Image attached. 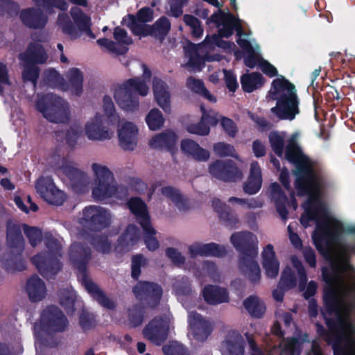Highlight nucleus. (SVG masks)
Here are the masks:
<instances>
[{"instance_id": "obj_19", "label": "nucleus", "mask_w": 355, "mask_h": 355, "mask_svg": "<svg viewBox=\"0 0 355 355\" xmlns=\"http://www.w3.org/2000/svg\"><path fill=\"white\" fill-rule=\"evenodd\" d=\"M19 18L26 27L32 29H42L48 22V17L43 11L35 7L22 9L19 13Z\"/></svg>"}, {"instance_id": "obj_35", "label": "nucleus", "mask_w": 355, "mask_h": 355, "mask_svg": "<svg viewBox=\"0 0 355 355\" xmlns=\"http://www.w3.org/2000/svg\"><path fill=\"white\" fill-rule=\"evenodd\" d=\"M182 151L198 162H206L209 159V150L202 148L191 139H184L180 144Z\"/></svg>"}, {"instance_id": "obj_45", "label": "nucleus", "mask_w": 355, "mask_h": 355, "mask_svg": "<svg viewBox=\"0 0 355 355\" xmlns=\"http://www.w3.org/2000/svg\"><path fill=\"white\" fill-rule=\"evenodd\" d=\"M146 309L145 306L139 303L133 304L128 309V318L130 327L135 328L143 323Z\"/></svg>"}, {"instance_id": "obj_30", "label": "nucleus", "mask_w": 355, "mask_h": 355, "mask_svg": "<svg viewBox=\"0 0 355 355\" xmlns=\"http://www.w3.org/2000/svg\"><path fill=\"white\" fill-rule=\"evenodd\" d=\"M212 207L225 226L230 228L236 227V225L239 223V218L229 206L222 202L220 199L214 198L212 200Z\"/></svg>"}, {"instance_id": "obj_59", "label": "nucleus", "mask_w": 355, "mask_h": 355, "mask_svg": "<svg viewBox=\"0 0 355 355\" xmlns=\"http://www.w3.org/2000/svg\"><path fill=\"white\" fill-rule=\"evenodd\" d=\"M57 189L53 179L50 177L41 178L36 183V189L42 198Z\"/></svg>"}, {"instance_id": "obj_10", "label": "nucleus", "mask_w": 355, "mask_h": 355, "mask_svg": "<svg viewBox=\"0 0 355 355\" xmlns=\"http://www.w3.org/2000/svg\"><path fill=\"white\" fill-rule=\"evenodd\" d=\"M36 108L50 122L65 123L69 119L70 112L67 102L55 94L43 96L37 101Z\"/></svg>"}, {"instance_id": "obj_46", "label": "nucleus", "mask_w": 355, "mask_h": 355, "mask_svg": "<svg viewBox=\"0 0 355 355\" xmlns=\"http://www.w3.org/2000/svg\"><path fill=\"white\" fill-rule=\"evenodd\" d=\"M88 242L98 252L103 254L109 253L111 250V243L106 235L89 234Z\"/></svg>"}, {"instance_id": "obj_2", "label": "nucleus", "mask_w": 355, "mask_h": 355, "mask_svg": "<svg viewBox=\"0 0 355 355\" xmlns=\"http://www.w3.org/2000/svg\"><path fill=\"white\" fill-rule=\"evenodd\" d=\"M230 241L239 252V268L252 284L259 283L261 279L260 267L256 261L258 256V241L250 232H234L231 235Z\"/></svg>"}, {"instance_id": "obj_1", "label": "nucleus", "mask_w": 355, "mask_h": 355, "mask_svg": "<svg viewBox=\"0 0 355 355\" xmlns=\"http://www.w3.org/2000/svg\"><path fill=\"white\" fill-rule=\"evenodd\" d=\"M284 158L295 166V188L298 196L311 195L319 189L322 175L317 172L309 156L303 153L297 141L291 139L285 147Z\"/></svg>"}, {"instance_id": "obj_39", "label": "nucleus", "mask_w": 355, "mask_h": 355, "mask_svg": "<svg viewBox=\"0 0 355 355\" xmlns=\"http://www.w3.org/2000/svg\"><path fill=\"white\" fill-rule=\"evenodd\" d=\"M315 201L316 200H313L309 198L306 207H304L305 213L300 217V223L304 227L309 225L310 221L315 222V220H318V216L325 214L326 209L323 204L319 202L315 203Z\"/></svg>"}, {"instance_id": "obj_42", "label": "nucleus", "mask_w": 355, "mask_h": 355, "mask_svg": "<svg viewBox=\"0 0 355 355\" xmlns=\"http://www.w3.org/2000/svg\"><path fill=\"white\" fill-rule=\"evenodd\" d=\"M243 304L250 315L253 318H261L266 312V308L265 304L255 295L248 297L244 300Z\"/></svg>"}, {"instance_id": "obj_16", "label": "nucleus", "mask_w": 355, "mask_h": 355, "mask_svg": "<svg viewBox=\"0 0 355 355\" xmlns=\"http://www.w3.org/2000/svg\"><path fill=\"white\" fill-rule=\"evenodd\" d=\"M209 173L225 182H234L241 179L243 173L235 162L231 159H217L209 166Z\"/></svg>"}, {"instance_id": "obj_26", "label": "nucleus", "mask_w": 355, "mask_h": 355, "mask_svg": "<svg viewBox=\"0 0 355 355\" xmlns=\"http://www.w3.org/2000/svg\"><path fill=\"white\" fill-rule=\"evenodd\" d=\"M85 133L90 140H105L110 139L108 130L103 125L101 115L96 114L85 125Z\"/></svg>"}, {"instance_id": "obj_3", "label": "nucleus", "mask_w": 355, "mask_h": 355, "mask_svg": "<svg viewBox=\"0 0 355 355\" xmlns=\"http://www.w3.org/2000/svg\"><path fill=\"white\" fill-rule=\"evenodd\" d=\"M69 259L73 267L81 276L82 282L90 295L101 306L109 310L115 309L116 303L106 296L105 293L87 275V265L92 259L90 248L81 243L72 244L69 250Z\"/></svg>"}, {"instance_id": "obj_55", "label": "nucleus", "mask_w": 355, "mask_h": 355, "mask_svg": "<svg viewBox=\"0 0 355 355\" xmlns=\"http://www.w3.org/2000/svg\"><path fill=\"white\" fill-rule=\"evenodd\" d=\"M40 69L36 64H25L21 77L24 83L31 82L34 87L37 84Z\"/></svg>"}, {"instance_id": "obj_5", "label": "nucleus", "mask_w": 355, "mask_h": 355, "mask_svg": "<svg viewBox=\"0 0 355 355\" xmlns=\"http://www.w3.org/2000/svg\"><path fill=\"white\" fill-rule=\"evenodd\" d=\"M143 78L133 77L129 78L114 90V97L120 108L126 112H135L139 109V95L146 96L149 91L146 81H149L152 73L146 64H142Z\"/></svg>"}, {"instance_id": "obj_41", "label": "nucleus", "mask_w": 355, "mask_h": 355, "mask_svg": "<svg viewBox=\"0 0 355 355\" xmlns=\"http://www.w3.org/2000/svg\"><path fill=\"white\" fill-rule=\"evenodd\" d=\"M266 83L265 78L259 72L245 73L241 76V85L243 90L251 93L263 86Z\"/></svg>"}, {"instance_id": "obj_52", "label": "nucleus", "mask_w": 355, "mask_h": 355, "mask_svg": "<svg viewBox=\"0 0 355 355\" xmlns=\"http://www.w3.org/2000/svg\"><path fill=\"white\" fill-rule=\"evenodd\" d=\"M341 324L340 331L344 334L347 345L355 349V324L349 319H344Z\"/></svg>"}, {"instance_id": "obj_53", "label": "nucleus", "mask_w": 355, "mask_h": 355, "mask_svg": "<svg viewBox=\"0 0 355 355\" xmlns=\"http://www.w3.org/2000/svg\"><path fill=\"white\" fill-rule=\"evenodd\" d=\"M269 143L273 152L279 157H282L284 149V138L278 132L272 131L268 136Z\"/></svg>"}, {"instance_id": "obj_63", "label": "nucleus", "mask_w": 355, "mask_h": 355, "mask_svg": "<svg viewBox=\"0 0 355 355\" xmlns=\"http://www.w3.org/2000/svg\"><path fill=\"white\" fill-rule=\"evenodd\" d=\"M146 260L141 254L133 255L131 260V276L137 280L141 275V268L145 266Z\"/></svg>"}, {"instance_id": "obj_50", "label": "nucleus", "mask_w": 355, "mask_h": 355, "mask_svg": "<svg viewBox=\"0 0 355 355\" xmlns=\"http://www.w3.org/2000/svg\"><path fill=\"white\" fill-rule=\"evenodd\" d=\"M323 300L326 311L329 314H331L338 310L339 302L337 293L333 287H329L324 291Z\"/></svg>"}, {"instance_id": "obj_58", "label": "nucleus", "mask_w": 355, "mask_h": 355, "mask_svg": "<svg viewBox=\"0 0 355 355\" xmlns=\"http://www.w3.org/2000/svg\"><path fill=\"white\" fill-rule=\"evenodd\" d=\"M24 232L27 237L29 243L33 248L37 245L42 240V232L37 227L29 226L27 224L23 225Z\"/></svg>"}, {"instance_id": "obj_12", "label": "nucleus", "mask_w": 355, "mask_h": 355, "mask_svg": "<svg viewBox=\"0 0 355 355\" xmlns=\"http://www.w3.org/2000/svg\"><path fill=\"white\" fill-rule=\"evenodd\" d=\"M79 223L85 229L92 232H100L111 223L109 211L99 206H88L83 209V216Z\"/></svg>"}, {"instance_id": "obj_29", "label": "nucleus", "mask_w": 355, "mask_h": 355, "mask_svg": "<svg viewBox=\"0 0 355 355\" xmlns=\"http://www.w3.org/2000/svg\"><path fill=\"white\" fill-rule=\"evenodd\" d=\"M153 89L155 98L159 106L166 112H171V95L166 83L162 80L154 78Z\"/></svg>"}, {"instance_id": "obj_36", "label": "nucleus", "mask_w": 355, "mask_h": 355, "mask_svg": "<svg viewBox=\"0 0 355 355\" xmlns=\"http://www.w3.org/2000/svg\"><path fill=\"white\" fill-rule=\"evenodd\" d=\"M355 254V245L352 244L340 243L338 245V251L334 254L336 264L341 271H349L353 269L350 263L351 255Z\"/></svg>"}, {"instance_id": "obj_6", "label": "nucleus", "mask_w": 355, "mask_h": 355, "mask_svg": "<svg viewBox=\"0 0 355 355\" xmlns=\"http://www.w3.org/2000/svg\"><path fill=\"white\" fill-rule=\"evenodd\" d=\"M92 168L97 180L96 186L92 189L94 200L101 201L112 197L125 200L128 197V187L117 184L113 173L107 166L94 163Z\"/></svg>"}, {"instance_id": "obj_47", "label": "nucleus", "mask_w": 355, "mask_h": 355, "mask_svg": "<svg viewBox=\"0 0 355 355\" xmlns=\"http://www.w3.org/2000/svg\"><path fill=\"white\" fill-rule=\"evenodd\" d=\"M69 82L71 89L76 96H80L83 91V74L78 68H72L68 72Z\"/></svg>"}, {"instance_id": "obj_20", "label": "nucleus", "mask_w": 355, "mask_h": 355, "mask_svg": "<svg viewBox=\"0 0 355 355\" xmlns=\"http://www.w3.org/2000/svg\"><path fill=\"white\" fill-rule=\"evenodd\" d=\"M171 28L170 20L166 16H162L153 25L142 26L137 27L139 30L140 36H152L159 40L162 43L168 34Z\"/></svg>"}, {"instance_id": "obj_60", "label": "nucleus", "mask_w": 355, "mask_h": 355, "mask_svg": "<svg viewBox=\"0 0 355 355\" xmlns=\"http://www.w3.org/2000/svg\"><path fill=\"white\" fill-rule=\"evenodd\" d=\"M96 42L98 45L105 47L109 51L116 55H125L128 51L126 46L117 44L107 38H100L97 40Z\"/></svg>"}, {"instance_id": "obj_64", "label": "nucleus", "mask_w": 355, "mask_h": 355, "mask_svg": "<svg viewBox=\"0 0 355 355\" xmlns=\"http://www.w3.org/2000/svg\"><path fill=\"white\" fill-rule=\"evenodd\" d=\"M162 350L165 355H189L187 349L177 342L164 346Z\"/></svg>"}, {"instance_id": "obj_49", "label": "nucleus", "mask_w": 355, "mask_h": 355, "mask_svg": "<svg viewBox=\"0 0 355 355\" xmlns=\"http://www.w3.org/2000/svg\"><path fill=\"white\" fill-rule=\"evenodd\" d=\"M141 228L144 234V241L146 248L150 251H155L159 247V243L155 237L157 231L152 226L151 223L141 226Z\"/></svg>"}, {"instance_id": "obj_37", "label": "nucleus", "mask_w": 355, "mask_h": 355, "mask_svg": "<svg viewBox=\"0 0 355 355\" xmlns=\"http://www.w3.org/2000/svg\"><path fill=\"white\" fill-rule=\"evenodd\" d=\"M129 23L128 26L130 28L132 33L137 36H140L139 30L137 27L142 26H148L146 23L151 21L153 18V11L148 7H144L139 10L136 16L128 15Z\"/></svg>"}, {"instance_id": "obj_40", "label": "nucleus", "mask_w": 355, "mask_h": 355, "mask_svg": "<svg viewBox=\"0 0 355 355\" xmlns=\"http://www.w3.org/2000/svg\"><path fill=\"white\" fill-rule=\"evenodd\" d=\"M225 346L227 355H244L245 354V341L237 331L228 333L225 340Z\"/></svg>"}, {"instance_id": "obj_21", "label": "nucleus", "mask_w": 355, "mask_h": 355, "mask_svg": "<svg viewBox=\"0 0 355 355\" xmlns=\"http://www.w3.org/2000/svg\"><path fill=\"white\" fill-rule=\"evenodd\" d=\"M19 58L25 64H42L46 62L48 55L42 44L31 42L26 51L19 54Z\"/></svg>"}, {"instance_id": "obj_27", "label": "nucleus", "mask_w": 355, "mask_h": 355, "mask_svg": "<svg viewBox=\"0 0 355 355\" xmlns=\"http://www.w3.org/2000/svg\"><path fill=\"white\" fill-rule=\"evenodd\" d=\"M262 265L265 270L266 275L268 278H275L277 277L279 270V262L276 258L273 245L268 244L261 254Z\"/></svg>"}, {"instance_id": "obj_7", "label": "nucleus", "mask_w": 355, "mask_h": 355, "mask_svg": "<svg viewBox=\"0 0 355 355\" xmlns=\"http://www.w3.org/2000/svg\"><path fill=\"white\" fill-rule=\"evenodd\" d=\"M6 242L10 248L9 257L5 261L4 266L8 272L23 271L26 263L22 259L24 250V239L19 225L8 223L6 227Z\"/></svg>"}, {"instance_id": "obj_33", "label": "nucleus", "mask_w": 355, "mask_h": 355, "mask_svg": "<svg viewBox=\"0 0 355 355\" xmlns=\"http://www.w3.org/2000/svg\"><path fill=\"white\" fill-rule=\"evenodd\" d=\"M262 186V176L261 168L256 161L252 162L250 166V175L244 182L243 191L248 195L258 193Z\"/></svg>"}, {"instance_id": "obj_34", "label": "nucleus", "mask_w": 355, "mask_h": 355, "mask_svg": "<svg viewBox=\"0 0 355 355\" xmlns=\"http://www.w3.org/2000/svg\"><path fill=\"white\" fill-rule=\"evenodd\" d=\"M270 187L271 199L275 202L277 211L282 220H286L288 214L286 208V205L288 204V197L277 182L272 183Z\"/></svg>"}, {"instance_id": "obj_9", "label": "nucleus", "mask_w": 355, "mask_h": 355, "mask_svg": "<svg viewBox=\"0 0 355 355\" xmlns=\"http://www.w3.org/2000/svg\"><path fill=\"white\" fill-rule=\"evenodd\" d=\"M320 219L318 216L315 220L316 228L313 232V243L318 252L327 260H331L333 257V246L338 243L340 239V230L336 228L330 230L329 220L326 216Z\"/></svg>"}, {"instance_id": "obj_57", "label": "nucleus", "mask_w": 355, "mask_h": 355, "mask_svg": "<svg viewBox=\"0 0 355 355\" xmlns=\"http://www.w3.org/2000/svg\"><path fill=\"white\" fill-rule=\"evenodd\" d=\"M293 266L296 269L299 277L298 288L300 291H304L307 284L308 277L306 271L302 261L296 257L291 258Z\"/></svg>"}, {"instance_id": "obj_14", "label": "nucleus", "mask_w": 355, "mask_h": 355, "mask_svg": "<svg viewBox=\"0 0 355 355\" xmlns=\"http://www.w3.org/2000/svg\"><path fill=\"white\" fill-rule=\"evenodd\" d=\"M207 22H212L218 28L222 26L218 29V35L221 37H230L233 34L234 31H236L239 37L243 34L240 19L230 12H225L221 10H218L211 15Z\"/></svg>"}, {"instance_id": "obj_13", "label": "nucleus", "mask_w": 355, "mask_h": 355, "mask_svg": "<svg viewBox=\"0 0 355 355\" xmlns=\"http://www.w3.org/2000/svg\"><path fill=\"white\" fill-rule=\"evenodd\" d=\"M69 12L73 21L65 17L61 20L60 26L64 34L71 40H76L81 37L80 32L83 29L87 26H92L91 17L78 7H72Z\"/></svg>"}, {"instance_id": "obj_15", "label": "nucleus", "mask_w": 355, "mask_h": 355, "mask_svg": "<svg viewBox=\"0 0 355 355\" xmlns=\"http://www.w3.org/2000/svg\"><path fill=\"white\" fill-rule=\"evenodd\" d=\"M41 325L46 331L63 332L69 325V321L63 312L56 306L50 305L41 313Z\"/></svg>"}, {"instance_id": "obj_62", "label": "nucleus", "mask_w": 355, "mask_h": 355, "mask_svg": "<svg viewBox=\"0 0 355 355\" xmlns=\"http://www.w3.org/2000/svg\"><path fill=\"white\" fill-rule=\"evenodd\" d=\"M19 11V4L12 0H0V14L8 17L17 15Z\"/></svg>"}, {"instance_id": "obj_8", "label": "nucleus", "mask_w": 355, "mask_h": 355, "mask_svg": "<svg viewBox=\"0 0 355 355\" xmlns=\"http://www.w3.org/2000/svg\"><path fill=\"white\" fill-rule=\"evenodd\" d=\"M45 245L49 252H42L31 258L40 274L46 279H53L62 270V263L53 253L60 250V243L51 235L45 238Z\"/></svg>"}, {"instance_id": "obj_31", "label": "nucleus", "mask_w": 355, "mask_h": 355, "mask_svg": "<svg viewBox=\"0 0 355 355\" xmlns=\"http://www.w3.org/2000/svg\"><path fill=\"white\" fill-rule=\"evenodd\" d=\"M139 239V228L134 224H129L118 238L116 248L121 251H128L138 243Z\"/></svg>"}, {"instance_id": "obj_38", "label": "nucleus", "mask_w": 355, "mask_h": 355, "mask_svg": "<svg viewBox=\"0 0 355 355\" xmlns=\"http://www.w3.org/2000/svg\"><path fill=\"white\" fill-rule=\"evenodd\" d=\"M26 289L32 302H40L46 296L45 283L37 275H33L27 280Z\"/></svg>"}, {"instance_id": "obj_61", "label": "nucleus", "mask_w": 355, "mask_h": 355, "mask_svg": "<svg viewBox=\"0 0 355 355\" xmlns=\"http://www.w3.org/2000/svg\"><path fill=\"white\" fill-rule=\"evenodd\" d=\"M163 196L170 199L177 207L183 205L184 200L180 191L173 187L166 186L161 189Z\"/></svg>"}, {"instance_id": "obj_11", "label": "nucleus", "mask_w": 355, "mask_h": 355, "mask_svg": "<svg viewBox=\"0 0 355 355\" xmlns=\"http://www.w3.org/2000/svg\"><path fill=\"white\" fill-rule=\"evenodd\" d=\"M132 293L140 304L148 309L154 310L160 304L163 289L156 282L138 281L132 287Z\"/></svg>"}, {"instance_id": "obj_44", "label": "nucleus", "mask_w": 355, "mask_h": 355, "mask_svg": "<svg viewBox=\"0 0 355 355\" xmlns=\"http://www.w3.org/2000/svg\"><path fill=\"white\" fill-rule=\"evenodd\" d=\"M186 54L189 57L187 67L194 71H201L205 63L203 58L198 53L197 45L190 43L187 48Z\"/></svg>"}, {"instance_id": "obj_32", "label": "nucleus", "mask_w": 355, "mask_h": 355, "mask_svg": "<svg viewBox=\"0 0 355 355\" xmlns=\"http://www.w3.org/2000/svg\"><path fill=\"white\" fill-rule=\"evenodd\" d=\"M128 206L141 227L151 223L147 205L141 198H130L128 202Z\"/></svg>"}, {"instance_id": "obj_28", "label": "nucleus", "mask_w": 355, "mask_h": 355, "mask_svg": "<svg viewBox=\"0 0 355 355\" xmlns=\"http://www.w3.org/2000/svg\"><path fill=\"white\" fill-rule=\"evenodd\" d=\"M62 170L69 179L73 188L77 191H83L88 185L89 178L87 173L69 164H63Z\"/></svg>"}, {"instance_id": "obj_17", "label": "nucleus", "mask_w": 355, "mask_h": 355, "mask_svg": "<svg viewBox=\"0 0 355 355\" xmlns=\"http://www.w3.org/2000/svg\"><path fill=\"white\" fill-rule=\"evenodd\" d=\"M168 324L162 316H155L144 327V336L156 345H161L168 338Z\"/></svg>"}, {"instance_id": "obj_23", "label": "nucleus", "mask_w": 355, "mask_h": 355, "mask_svg": "<svg viewBox=\"0 0 355 355\" xmlns=\"http://www.w3.org/2000/svg\"><path fill=\"white\" fill-rule=\"evenodd\" d=\"M178 135L171 130H166L153 136L149 141V146L152 148L166 150L173 153L178 141Z\"/></svg>"}, {"instance_id": "obj_48", "label": "nucleus", "mask_w": 355, "mask_h": 355, "mask_svg": "<svg viewBox=\"0 0 355 355\" xmlns=\"http://www.w3.org/2000/svg\"><path fill=\"white\" fill-rule=\"evenodd\" d=\"M297 285V278L295 272L289 266H286L282 271L278 286L281 290L288 291L294 288Z\"/></svg>"}, {"instance_id": "obj_54", "label": "nucleus", "mask_w": 355, "mask_h": 355, "mask_svg": "<svg viewBox=\"0 0 355 355\" xmlns=\"http://www.w3.org/2000/svg\"><path fill=\"white\" fill-rule=\"evenodd\" d=\"M45 80L47 83L53 87H60L63 89H67V83L64 78L55 69H49L45 71Z\"/></svg>"}, {"instance_id": "obj_51", "label": "nucleus", "mask_w": 355, "mask_h": 355, "mask_svg": "<svg viewBox=\"0 0 355 355\" xmlns=\"http://www.w3.org/2000/svg\"><path fill=\"white\" fill-rule=\"evenodd\" d=\"M146 122L150 130H157L163 126L164 119L161 111L153 108L146 115Z\"/></svg>"}, {"instance_id": "obj_22", "label": "nucleus", "mask_w": 355, "mask_h": 355, "mask_svg": "<svg viewBox=\"0 0 355 355\" xmlns=\"http://www.w3.org/2000/svg\"><path fill=\"white\" fill-rule=\"evenodd\" d=\"M189 252L192 258H195L198 255L224 257L227 253L225 246L220 245L216 243L206 244L194 243L189 247Z\"/></svg>"}, {"instance_id": "obj_4", "label": "nucleus", "mask_w": 355, "mask_h": 355, "mask_svg": "<svg viewBox=\"0 0 355 355\" xmlns=\"http://www.w3.org/2000/svg\"><path fill=\"white\" fill-rule=\"evenodd\" d=\"M268 96L276 101L271 112L281 120H293L299 114V98L295 86L284 77L272 80Z\"/></svg>"}, {"instance_id": "obj_24", "label": "nucleus", "mask_w": 355, "mask_h": 355, "mask_svg": "<svg viewBox=\"0 0 355 355\" xmlns=\"http://www.w3.org/2000/svg\"><path fill=\"white\" fill-rule=\"evenodd\" d=\"M202 295L204 300L209 305H218L230 301L227 288L217 285H206L202 289Z\"/></svg>"}, {"instance_id": "obj_25", "label": "nucleus", "mask_w": 355, "mask_h": 355, "mask_svg": "<svg viewBox=\"0 0 355 355\" xmlns=\"http://www.w3.org/2000/svg\"><path fill=\"white\" fill-rule=\"evenodd\" d=\"M138 129L132 122H125L119 130L118 137L121 147L124 150H132L137 146Z\"/></svg>"}, {"instance_id": "obj_18", "label": "nucleus", "mask_w": 355, "mask_h": 355, "mask_svg": "<svg viewBox=\"0 0 355 355\" xmlns=\"http://www.w3.org/2000/svg\"><path fill=\"white\" fill-rule=\"evenodd\" d=\"M188 322L194 339L198 341L204 342L213 331L211 322L196 311L189 313Z\"/></svg>"}, {"instance_id": "obj_56", "label": "nucleus", "mask_w": 355, "mask_h": 355, "mask_svg": "<svg viewBox=\"0 0 355 355\" xmlns=\"http://www.w3.org/2000/svg\"><path fill=\"white\" fill-rule=\"evenodd\" d=\"M183 21L185 24L191 28V35L195 38H200L203 35V28L201 21L196 17L185 14L183 17Z\"/></svg>"}, {"instance_id": "obj_43", "label": "nucleus", "mask_w": 355, "mask_h": 355, "mask_svg": "<svg viewBox=\"0 0 355 355\" xmlns=\"http://www.w3.org/2000/svg\"><path fill=\"white\" fill-rule=\"evenodd\" d=\"M346 272L341 271L338 266L336 264L332 266L331 270L327 268L322 269V277L324 282L330 287L334 285H340L344 282V275Z\"/></svg>"}]
</instances>
